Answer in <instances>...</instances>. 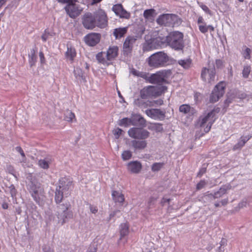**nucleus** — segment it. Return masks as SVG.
Instances as JSON below:
<instances>
[{
	"label": "nucleus",
	"mask_w": 252,
	"mask_h": 252,
	"mask_svg": "<svg viewBox=\"0 0 252 252\" xmlns=\"http://www.w3.org/2000/svg\"><path fill=\"white\" fill-rule=\"evenodd\" d=\"M225 88V84L223 81H221L216 85L210 95L209 101L211 103L218 101L224 94Z\"/></svg>",
	"instance_id": "10"
},
{
	"label": "nucleus",
	"mask_w": 252,
	"mask_h": 252,
	"mask_svg": "<svg viewBox=\"0 0 252 252\" xmlns=\"http://www.w3.org/2000/svg\"><path fill=\"white\" fill-rule=\"evenodd\" d=\"M247 205V202L246 200H242V201H241L238 204V205L235 208V210L236 211H238L239 210H240L241 209L244 208V207H246Z\"/></svg>",
	"instance_id": "47"
},
{
	"label": "nucleus",
	"mask_w": 252,
	"mask_h": 252,
	"mask_svg": "<svg viewBox=\"0 0 252 252\" xmlns=\"http://www.w3.org/2000/svg\"><path fill=\"white\" fill-rule=\"evenodd\" d=\"M112 10L116 15L119 16L121 18L128 19L130 17V13L124 9L121 4H116L114 5L112 7Z\"/></svg>",
	"instance_id": "18"
},
{
	"label": "nucleus",
	"mask_w": 252,
	"mask_h": 252,
	"mask_svg": "<svg viewBox=\"0 0 252 252\" xmlns=\"http://www.w3.org/2000/svg\"><path fill=\"white\" fill-rule=\"evenodd\" d=\"M216 75V71L213 63H208V67H203L201 72V78L203 81L210 84L214 83Z\"/></svg>",
	"instance_id": "8"
},
{
	"label": "nucleus",
	"mask_w": 252,
	"mask_h": 252,
	"mask_svg": "<svg viewBox=\"0 0 252 252\" xmlns=\"http://www.w3.org/2000/svg\"><path fill=\"white\" fill-rule=\"evenodd\" d=\"M16 150L20 154V155H21V156L23 158H25L26 156H25V154L23 151V150H22V148L20 147V146H17L16 147Z\"/></svg>",
	"instance_id": "62"
},
{
	"label": "nucleus",
	"mask_w": 252,
	"mask_h": 252,
	"mask_svg": "<svg viewBox=\"0 0 252 252\" xmlns=\"http://www.w3.org/2000/svg\"><path fill=\"white\" fill-rule=\"evenodd\" d=\"M105 54L104 52H101L98 53L96 55V58L99 63H101L102 64H104L106 63L105 59L104 57V56L105 55Z\"/></svg>",
	"instance_id": "44"
},
{
	"label": "nucleus",
	"mask_w": 252,
	"mask_h": 252,
	"mask_svg": "<svg viewBox=\"0 0 252 252\" xmlns=\"http://www.w3.org/2000/svg\"><path fill=\"white\" fill-rule=\"evenodd\" d=\"M43 252H54V250L49 246L44 245L42 247Z\"/></svg>",
	"instance_id": "55"
},
{
	"label": "nucleus",
	"mask_w": 252,
	"mask_h": 252,
	"mask_svg": "<svg viewBox=\"0 0 252 252\" xmlns=\"http://www.w3.org/2000/svg\"><path fill=\"white\" fill-rule=\"evenodd\" d=\"M156 14V10L154 9H146L144 11L143 16L146 19H152Z\"/></svg>",
	"instance_id": "35"
},
{
	"label": "nucleus",
	"mask_w": 252,
	"mask_h": 252,
	"mask_svg": "<svg viewBox=\"0 0 252 252\" xmlns=\"http://www.w3.org/2000/svg\"><path fill=\"white\" fill-rule=\"evenodd\" d=\"M9 189H10V193L11 194V197L13 198H14L16 194H17V190L15 188V186L13 185H10V186L9 187Z\"/></svg>",
	"instance_id": "49"
},
{
	"label": "nucleus",
	"mask_w": 252,
	"mask_h": 252,
	"mask_svg": "<svg viewBox=\"0 0 252 252\" xmlns=\"http://www.w3.org/2000/svg\"><path fill=\"white\" fill-rule=\"evenodd\" d=\"M179 110L180 112L184 114H187L189 113L191 115H194L197 112L194 108L190 107L189 104H186L181 105L179 107Z\"/></svg>",
	"instance_id": "22"
},
{
	"label": "nucleus",
	"mask_w": 252,
	"mask_h": 252,
	"mask_svg": "<svg viewBox=\"0 0 252 252\" xmlns=\"http://www.w3.org/2000/svg\"><path fill=\"white\" fill-rule=\"evenodd\" d=\"M167 44L175 51H183L185 47L184 34L179 31L170 32L165 38Z\"/></svg>",
	"instance_id": "1"
},
{
	"label": "nucleus",
	"mask_w": 252,
	"mask_h": 252,
	"mask_svg": "<svg viewBox=\"0 0 252 252\" xmlns=\"http://www.w3.org/2000/svg\"><path fill=\"white\" fill-rule=\"evenodd\" d=\"M134 103L135 105L142 109H145L148 107L154 106L153 102L149 100L144 101L141 98L135 99Z\"/></svg>",
	"instance_id": "23"
},
{
	"label": "nucleus",
	"mask_w": 252,
	"mask_h": 252,
	"mask_svg": "<svg viewBox=\"0 0 252 252\" xmlns=\"http://www.w3.org/2000/svg\"><path fill=\"white\" fill-rule=\"evenodd\" d=\"M199 29L200 31L203 33H205L208 32L207 26L205 25H199Z\"/></svg>",
	"instance_id": "60"
},
{
	"label": "nucleus",
	"mask_w": 252,
	"mask_h": 252,
	"mask_svg": "<svg viewBox=\"0 0 252 252\" xmlns=\"http://www.w3.org/2000/svg\"><path fill=\"white\" fill-rule=\"evenodd\" d=\"M247 96V94L244 92H239L236 94V97L241 99H245Z\"/></svg>",
	"instance_id": "53"
},
{
	"label": "nucleus",
	"mask_w": 252,
	"mask_h": 252,
	"mask_svg": "<svg viewBox=\"0 0 252 252\" xmlns=\"http://www.w3.org/2000/svg\"><path fill=\"white\" fill-rule=\"evenodd\" d=\"M163 162H155L152 165L151 169L153 172L159 171L164 166Z\"/></svg>",
	"instance_id": "40"
},
{
	"label": "nucleus",
	"mask_w": 252,
	"mask_h": 252,
	"mask_svg": "<svg viewBox=\"0 0 252 252\" xmlns=\"http://www.w3.org/2000/svg\"><path fill=\"white\" fill-rule=\"evenodd\" d=\"M95 15V27L99 28H104L107 26V17L104 11H100Z\"/></svg>",
	"instance_id": "17"
},
{
	"label": "nucleus",
	"mask_w": 252,
	"mask_h": 252,
	"mask_svg": "<svg viewBox=\"0 0 252 252\" xmlns=\"http://www.w3.org/2000/svg\"><path fill=\"white\" fill-rule=\"evenodd\" d=\"M129 137L139 140H145L150 136V132L142 127H132L128 131Z\"/></svg>",
	"instance_id": "11"
},
{
	"label": "nucleus",
	"mask_w": 252,
	"mask_h": 252,
	"mask_svg": "<svg viewBox=\"0 0 252 252\" xmlns=\"http://www.w3.org/2000/svg\"><path fill=\"white\" fill-rule=\"evenodd\" d=\"M131 143L135 150H142L147 146V142L145 140L134 139Z\"/></svg>",
	"instance_id": "21"
},
{
	"label": "nucleus",
	"mask_w": 252,
	"mask_h": 252,
	"mask_svg": "<svg viewBox=\"0 0 252 252\" xmlns=\"http://www.w3.org/2000/svg\"><path fill=\"white\" fill-rule=\"evenodd\" d=\"M145 113L148 117L155 120H163L165 118V111L160 109H147Z\"/></svg>",
	"instance_id": "15"
},
{
	"label": "nucleus",
	"mask_w": 252,
	"mask_h": 252,
	"mask_svg": "<svg viewBox=\"0 0 252 252\" xmlns=\"http://www.w3.org/2000/svg\"><path fill=\"white\" fill-rule=\"evenodd\" d=\"M70 208V205L67 203L57 205V216L59 223L63 225L73 218L72 211L69 210Z\"/></svg>",
	"instance_id": "5"
},
{
	"label": "nucleus",
	"mask_w": 252,
	"mask_h": 252,
	"mask_svg": "<svg viewBox=\"0 0 252 252\" xmlns=\"http://www.w3.org/2000/svg\"><path fill=\"white\" fill-rule=\"evenodd\" d=\"M171 14H163L160 15L157 19V23L160 26L171 27Z\"/></svg>",
	"instance_id": "20"
},
{
	"label": "nucleus",
	"mask_w": 252,
	"mask_h": 252,
	"mask_svg": "<svg viewBox=\"0 0 252 252\" xmlns=\"http://www.w3.org/2000/svg\"><path fill=\"white\" fill-rule=\"evenodd\" d=\"M219 111L220 108H217L216 109H214L212 110L204 117H199L197 121V124L200 127H203L204 125L208 123L207 126L204 129L205 133H207L210 130L212 126L215 121V114L216 113H219Z\"/></svg>",
	"instance_id": "7"
},
{
	"label": "nucleus",
	"mask_w": 252,
	"mask_h": 252,
	"mask_svg": "<svg viewBox=\"0 0 252 252\" xmlns=\"http://www.w3.org/2000/svg\"><path fill=\"white\" fill-rule=\"evenodd\" d=\"M97 248L94 245V244L91 245L89 248V252H96Z\"/></svg>",
	"instance_id": "64"
},
{
	"label": "nucleus",
	"mask_w": 252,
	"mask_h": 252,
	"mask_svg": "<svg viewBox=\"0 0 252 252\" xmlns=\"http://www.w3.org/2000/svg\"><path fill=\"white\" fill-rule=\"evenodd\" d=\"M95 15L91 12L85 13L81 18L83 27L87 30H93L95 27Z\"/></svg>",
	"instance_id": "13"
},
{
	"label": "nucleus",
	"mask_w": 252,
	"mask_h": 252,
	"mask_svg": "<svg viewBox=\"0 0 252 252\" xmlns=\"http://www.w3.org/2000/svg\"><path fill=\"white\" fill-rule=\"evenodd\" d=\"M152 128L156 132H161L163 130L162 125L159 123L154 124Z\"/></svg>",
	"instance_id": "45"
},
{
	"label": "nucleus",
	"mask_w": 252,
	"mask_h": 252,
	"mask_svg": "<svg viewBox=\"0 0 252 252\" xmlns=\"http://www.w3.org/2000/svg\"><path fill=\"white\" fill-rule=\"evenodd\" d=\"M135 31L137 36H127L123 44V52L124 56H128L131 54L138 36H141L145 31V28L142 25H137L135 27Z\"/></svg>",
	"instance_id": "2"
},
{
	"label": "nucleus",
	"mask_w": 252,
	"mask_h": 252,
	"mask_svg": "<svg viewBox=\"0 0 252 252\" xmlns=\"http://www.w3.org/2000/svg\"><path fill=\"white\" fill-rule=\"evenodd\" d=\"M127 31V27L119 28L114 30L113 35L116 39L120 38L126 33Z\"/></svg>",
	"instance_id": "27"
},
{
	"label": "nucleus",
	"mask_w": 252,
	"mask_h": 252,
	"mask_svg": "<svg viewBox=\"0 0 252 252\" xmlns=\"http://www.w3.org/2000/svg\"><path fill=\"white\" fill-rule=\"evenodd\" d=\"M77 2H71L67 3L64 9L67 14L71 18L75 19L79 16L83 10V8Z\"/></svg>",
	"instance_id": "12"
},
{
	"label": "nucleus",
	"mask_w": 252,
	"mask_h": 252,
	"mask_svg": "<svg viewBox=\"0 0 252 252\" xmlns=\"http://www.w3.org/2000/svg\"><path fill=\"white\" fill-rule=\"evenodd\" d=\"M170 70H164L152 74L149 77L148 81L152 84L160 85L163 83H167L166 79L171 75Z\"/></svg>",
	"instance_id": "9"
},
{
	"label": "nucleus",
	"mask_w": 252,
	"mask_h": 252,
	"mask_svg": "<svg viewBox=\"0 0 252 252\" xmlns=\"http://www.w3.org/2000/svg\"><path fill=\"white\" fill-rule=\"evenodd\" d=\"M73 119L75 121H76L74 113L71 111L67 110L64 116V120L68 122H72Z\"/></svg>",
	"instance_id": "36"
},
{
	"label": "nucleus",
	"mask_w": 252,
	"mask_h": 252,
	"mask_svg": "<svg viewBox=\"0 0 252 252\" xmlns=\"http://www.w3.org/2000/svg\"><path fill=\"white\" fill-rule=\"evenodd\" d=\"M89 208L90 211L93 214H96L98 212V209L96 206L89 204Z\"/></svg>",
	"instance_id": "56"
},
{
	"label": "nucleus",
	"mask_w": 252,
	"mask_h": 252,
	"mask_svg": "<svg viewBox=\"0 0 252 252\" xmlns=\"http://www.w3.org/2000/svg\"><path fill=\"white\" fill-rule=\"evenodd\" d=\"M251 71L250 65H245L242 70V75L244 78H248Z\"/></svg>",
	"instance_id": "42"
},
{
	"label": "nucleus",
	"mask_w": 252,
	"mask_h": 252,
	"mask_svg": "<svg viewBox=\"0 0 252 252\" xmlns=\"http://www.w3.org/2000/svg\"><path fill=\"white\" fill-rule=\"evenodd\" d=\"M170 16L171 26H179L182 24V20L178 15L171 14Z\"/></svg>",
	"instance_id": "30"
},
{
	"label": "nucleus",
	"mask_w": 252,
	"mask_h": 252,
	"mask_svg": "<svg viewBox=\"0 0 252 252\" xmlns=\"http://www.w3.org/2000/svg\"><path fill=\"white\" fill-rule=\"evenodd\" d=\"M28 189L37 204L39 205L43 204L45 198V191L39 184L31 181V184L28 186Z\"/></svg>",
	"instance_id": "6"
},
{
	"label": "nucleus",
	"mask_w": 252,
	"mask_h": 252,
	"mask_svg": "<svg viewBox=\"0 0 252 252\" xmlns=\"http://www.w3.org/2000/svg\"><path fill=\"white\" fill-rule=\"evenodd\" d=\"M251 49L247 47L246 48L245 50L243 53V55L244 58L245 59H251Z\"/></svg>",
	"instance_id": "48"
},
{
	"label": "nucleus",
	"mask_w": 252,
	"mask_h": 252,
	"mask_svg": "<svg viewBox=\"0 0 252 252\" xmlns=\"http://www.w3.org/2000/svg\"><path fill=\"white\" fill-rule=\"evenodd\" d=\"M160 37H157L152 40V42H147L143 45V50L144 51H149L153 49V44L158 43L159 45H161L164 43V42L160 41Z\"/></svg>",
	"instance_id": "24"
},
{
	"label": "nucleus",
	"mask_w": 252,
	"mask_h": 252,
	"mask_svg": "<svg viewBox=\"0 0 252 252\" xmlns=\"http://www.w3.org/2000/svg\"><path fill=\"white\" fill-rule=\"evenodd\" d=\"M232 186L230 184H227L222 186L218 190L222 195H223L226 194L227 191L230 190Z\"/></svg>",
	"instance_id": "39"
},
{
	"label": "nucleus",
	"mask_w": 252,
	"mask_h": 252,
	"mask_svg": "<svg viewBox=\"0 0 252 252\" xmlns=\"http://www.w3.org/2000/svg\"><path fill=\"white\" fill-rule=\"evenodd\" d=\"M213 197H214V199H218V198H220L223 195H222L220 192L219 190L216 191L214 192V193L213 194Z\"/></svg>",
	"instance_id": "63"
},
{
	"label": "nucleus",
	"mask_w": 252,
	"mask_h": 252,
	"mask_svg": "<svg viewBox=\"0 0 252 252\" xmlns=\"http://www.w3.org/2000/svg\"><path fill=\"white\" fill-rule=\"evenodd\" d=\"M50 32L48 30H45L44 31V33L41 36V39L44 41L45 42L47 40V39L49 37V36L50 35Z\"/></svg>",
	"instance_id": "52"
},
{
	"label": "nucleus",
	"mask_w": 252,
	"mask_h": 252,
	"mask_svg": "<svg viewBox=\"0 0 252 252\" xmlns=\"http://www.w3.org/2000/svg\"><path fill=\"white\" fill-rule=\"evenodd\" d=\"M38 165L44 169H47L49 167V162L45 159H40L38 162Z\"/></svg>",
	"instance_id": "43"
},
{
	"label": "nucleus",
	"mask_w": 252,
	"mask_h": 252,
	"mask_svg": "<svg viewBox=\"0 0 252 252\" xmlns=\"http://www.w3.org/2000/svg\"><path fill=\"white\" fill-rule=\"evenodd\" d=\"M169 61V57L163 52H158L152 54L147 62L150 67L158 68L165 66Z\"/></svg>",
	"instance_id": "4"
},
{
	"label": "nucleus",
	"mask_w": 252,
	"mask_h": 252,
	"mask_svg": "<svg viewBox=\"0 0 252 252\" xmlns=\"http://www.w3.org/2000/svg\"><path fill=\"white\" fill-rule=\"evenodd\" d=\"M120 240L128 235L129 233L128 226L126 223H122L120 226Z\"/></svg>",
	"instance_id": "32"
},
{
	"label": "nucleus",
	"mask_w": 252,
	"mask_h": 252,
	"mask_svg": "<svg viewBox=\"0 0 252 252\" xmlns=\"http://www.w3.org/2000/svg\"><path fill=\"white\" fill-rule=\"evenodd\" d=\"M112 196L115 202L123 203L125 201V197L123 193L116 190L112 191Z\"/></svg>",
	"instance_id": "26"
},
{
	"label": "nucleus",
	"mask_w": 252,
	"mask_h": 252,
	"mask_svg": "<svg viewBox=\"0 0 252 252\" xmlns=\"http://www.w3.org/2000/svg\"><path fill=\"white\" fill-rule=\"evenodd\" d=\"M39 56L40 58V61L41 64H44L45 63V58L44 57V55L42 51H40L39 53Z\"/></svg>",
	"instance_id": "59"
},
{
	"label": "nucleus",
	"mask_w": 252,
	"mask_h": 252,
	"mask_svg": "<svg viewBox=\"0 0 252 252\" xmlns=\"http://www.w3.org/2000/svg\"><path fill=\"white\" fill-rule=\"evenodd\" d=\"M118 125L121 126L127 127L130 125H135V123L128 118H124L121 120H119Z\"/></svg>",
	"instance_id": "31"
},
{
	"label": "nucleus",
	"mask_w": 252,
	"mask_h": 252,
	"mask_svg": "<svg viewBox=\"0 0 252 252\" xmlns=\"http://www.w3.org/2000/svg\"><path fill=\"white\" fill-rule=\"evenodd\" d=\"M170 200L171 199L170 198H166L163 197L161 200V205L162 206H164L166 203H167L169 205L170 204Z\"/></svg>",
	"instance_id": "58"
},
{
	"label": "nucleus",
	"mask_w": 252,
	"mask_h": 252,
	"mask_svg": "<svg viewBox=\"0 0 252 252\" xmlns=\"http://www.w3.org/2000/svg\"><path fill=\"white\" fill-rule=\"evenodd\" d=\"M252 137V136L249 135L248 136L241 137L240 140L242 141L243 144H246V143Z\"/></svg>",
	"instance_id": "57"
},
{
	"label": "nucleus",
	"mask_w": 252,
	"mask_h": 252,
	"mask_svg": "<svg viewBox=\"0 0 252 252\" xmlns=\"http://www.w3.org/2000/svg\"><path fill=\"white\" fill-rule=\"evenodd\" d=\"M118 48L116 46L110 47L106 53V58L107 60L111 61L115 59L118 56Z\"/></svg>",
	"instance_id": "25"
},
{
	"label": "nucleus",
	"mask_w": 252,
	"mask_h": 252,
	"mask_svg": "<svg viewBox=\"0 0 252 252\" xmlns=\"http://www.w3.org/2000/svg\"><path fill=\"white\" fill-rule=\"evenodd\" d=\"M100 38V33L91 32L84 37V41L88 45L94 46L99 42Z\"/></svg>",
	"instance_id": "16"
},
{
	"label": "nucleus",
	"mask_w": 252,
	"mask_h": 252,
	"mask_svg": "<svg viewBox=\"0 0 252 252\" xmlns=\"http://www.w3.org/2000/svg\"><path fill=\"white\" fill-rule=\"evenodd\" d=\"M64 194V192L61 190L60 188H56L55 192V201L58 205L61 204V203L63 199Z\"/></svg>",
	"instance_id": "29"
},
{
	"label": "nucleus",
	"mask_w": 252,
	"mask_h": 252,
	"mask_svg": "<svg viewBox=\"0 0 252 252\" xmlns=\"http://www.w3.org/2000/svg\"><path fill=\"white\" fill-rule=\"evenodd\" d=\"M245 145V144H243L242 141L240 140H239L238 143L234 145L233 150L234 151L241 149Z\"/></svg>",
	"instance_id": "50"
},
{
	"label": "nucleus",
	"mask_w": 252,
	"mask_h": 252,
	"mask_svg": "<svg viewBox=\"0 0 252 252\" xmlns=\"http://www.w3.org/2000/svg\"><path fill=\"white\" fill-rule=\"evenodd\" d=\"M167 90V87L165 86H149L144 87L140 91V95L142 99L158 97L165 93Z\"/></svg>",
	"instance_id": "3"
},
{
	"label": "nucleus",
	"mask_w": 252,
	"mask_h": 252,
	"mask_svg": "<svg viewBox=\"0 0 252 252\" xmlns=\"http://www.w3.org/2000/svg\"><path fill=\"white\" fill-rule=\"evenodd\" d=\"M136 121L139 124V126L142 127H145L146 126V121L145 120V119L142 117L140 115H137L135 116V118L133 121Z\"/></svg>",
	"instance_id": "38"
},
{
	"label": "nucleus",
	"mask_w": 252,
	"mask_h": 252,
	"mask_svg": "<svg viewBox=\"0 0 252 252\" xmlns=\"http://www.w3.org/2000/svg\"><path fill=\"white\" fill-rule=\"evenodd\" d=\"M72 187V182L69 179L63 177L61 178L59 181V186L57 188L63 191L64 195H69L70 192V188Z\"/></svg>",
	"instance_id": "14"
},
{
	"label": "nucleus",
	"mask_w": 252,
	"mask_h": 252,
	"mask_svg": "<svg viewBox=\"0 0 252 252\" xmlns=\"http://www.w3.org/2000/svg\"><path fill=\"white\" fill-rule=\"evenodd\" d=\"M76 56V50L72 47H67V51L65 53V57L72 62L74 61V58Z\"/></svg>",
	"instance_id": "28"
},
{
	"label": "nucleus",
	"mask_w": 252,
	"mask_h": 252,
	"mask_svg": "<svg viewBox=\"0 0 252 252\" xmlns=\"http://www.w3.org/2000/svg\"><path fill=\"white\" fill-rule=\"evenodd\" d=\"M178 63L184 69H188L191 66L192 61L190 59L179 60Z\"/></svg>",
	"instance_id": "34"
},
{
	"label": "nucleus",
	"mask_w": 252,
	"mask_h": 252,
	"mask_svg": "<svg viewBox=\"0 0 252 252\" xmlns=\"http://www.w3.org/2000/svg\"><path fill=\"white\" fill-rule=\"evenodd\" d=\"M132 152L129 150L124 151L122 154V158L123 160H127L132 157Z\"/></svg>",
	"instance_id": "41"
},
{
	"label": "nucleus",
	"mask_w": 252,
	"mask_h": 252,
	"mask_svg": "<svg viewBox=\"0 0 252 252\" xmlns=\"http://www.w3.org/2000/svg\"><path fill=\"white\" fill-rule=\"evenodd\" d=\"M200 7L202 9V10H204L206 13L209 14L210 15H212V12L209 9V8L207 7V6H206V5L202 4L200 5Z\"/></svg>",
	"instance_id": "54"
},
{
	"label": "nucleus",
	"mask_w": 252,
	"mask_h": 252,
	"mask_svg": "<svg viewBox=\"0 0 252 252\" xmlns=\"http://www.w3.org/2000/svg\"><path fill=\"white\" fill-rule=\"evenodd\" d=\"M123 131L122 129L118 127L116 129H114L112 132L115 136V138L117 139L119 138Z\"/></svg>",
	"instance_id": "46"
},
{
	"label": "nucleus",
	"mask_w": 252,
	"mask_h": 252,
	"mask_svg": "<svg viewBox=\"0 0 252 252\" xmlns=\"http://www.w3.org/2000/svg\"><path fill=\"white\" fill-rule=\"evenodd\" d=\"M142 167L141 163L138 161H130L127 164L128 171L132 173H138L141 171Z\"/></svg>",
	"instance_id": "19"
},
{
	"label": "nucleus",
	"mask_w": 252,
	"mask_h": 252,
	"mask_svg": "<svg viewBox=\"0 0 252 252\" xmlns=\"http://www.w3.org/2000/svg\"><path fill=\"white\" fill-rule=\"evenodd\" d=\"M35 49H32L31 53L29 55V62L31 67L34 66L36 62V56L35 55Z\"/></svg>",
	"instance_id": "33"
},
{
	"label": "nucleus",
	"mask_w": 252,
	"mask_h": 252,
	"mask_svg": "<svg viewBox=\"0 0 252 252\" xmlns=\"http://www.w3.org/2000/svg\"><path fill=\"white\" fill-rule=\"evenodd\" d=\"M216 65L217 68H222L223 66V62L220 59L216 60Z\"/></svg>",
	"instance_id": "61"
},
{
	"label": "nucleus",
	"mask_w": 252,
	"mask_h": 252,
	"mask_svg": "<svg viewBox=\"0 0 252 252\" xmlns=\"http://www.w3.org/2000/svg\"><path fill=\"white\" fill-rule=\"evenodd\" d=\"M213 200H214L213 193H208V192L201 197L200 200L204 203H208L211 202Z\"/></svg>",
	"instance_id": "37"
},
{
	"label": "nucleus",
	"mask_w": 252,
	"mask_h": 252,
	"mask_svg": "<svg viewBox=\"0 0 252 252\" xmlns=\"http://www.w3.org/2000/svg\"><path fill=\"white\" fill-rule=\"evenodd\" d=\"M206 185V182L205 180H201L197 185L196 189L197 190H200Z\"/></svg>",
	"instance_id": "51"
}]
</instances>
